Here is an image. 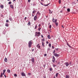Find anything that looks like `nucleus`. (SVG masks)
<instances>
[{"label":"nucleus","instance_id":"obj_57","mask_svg":"<svg viewBox=\"0 0 78 78\" xmlns=\"http://www.w3.org/2000/svg\"><path fill=\"white\" fill-rule=\"evenodd\" d=\"M39 11H38L37 12V14H39Z\"/></svg>","mask_w":78,"mask_h":78},{"label":"nucleus","instance_id":"obj_51","mask_svg":"<svg viewBox=\"0 0 78 78\" xmlns=\"http://www.w3.org/2000/svg\"><path fill=\"white\" fill-rule=\"evenodd\" d=\"M28 2H31V0H28Z\"/></svg>","mask_w":78,"mask_h":78},{"label":"nucleus","instance_id":"obj_18","mask_svg":"<svg viewBox=\"0 0 78 78\" xmlns=\"http://www.w3.org/2000/svg\"><path fill=\"white\" fill-rule=\"evenodd\" d=\"M67 45H68L69 46V48H72V47H71V46L70 45H69V44H68V43H67Z\"/></svg>","mask_w":78,"mask_h":78},{"label":"nucleus","instance_id":"obj_4","mask_svg":"<svg viewBox=\"0 0 78 78\" xmlns=\"http://www.w3.org/2000/svg\"><path fill=\"white\" fill-rule=\"evenodd\" d=\"M54 20H55V19L54 18H53L52 19V22H55V23H56V22H57V19H55L54 21Z\"/></svg>","mask_w":78,"mask_h":78},{"label":"nucleus","instance_id":"obj_45","mask_svg":"<svg viewBox=\"0 0 78 78\" xmlns=\"http://www.w3.org/2000/svg\"><path fill=\"white\" fill-rule=\"evenodd\" d=\"M6 22H7V23L9 22V20H7L6 21Z\"/></svg>","mask_w":78,"mask_h":78},{"label":"nucleus","instance_id":"obj_64","mask_svg":"<svg viewBox=\"0 0 78 78\" xmlns=\"http://www.w3.org/2000/svg\"><path fill=\"white\" fill-rule=\"evenodd\" d=\"M4 74H5V73L3 72V73H2V75H4Z\"/></svg>","mask_w":78,"mask_h":78},{"label":"nucleus","instance_id":"obj_1","mask_svg":"<svg viewBox=\"0 0 78 78\" xmlns=\"http://www.w3.org/2000/svg\"><path fill=\"white\" fill-rule=\"evenodd\" d=\"M31 41H29L28 43V45H29V48H31V44H32V42H31Z\"/></svg>","mask_w":78,"mask_h":78},{"label":"nucleus","instance_id":"obj_28","mask_svg":"<svg viewBox=\"0 0 78 78\" xmlns=\"http://www.w3.org/2000/svg\"><path fill=\"white\" fill-rule=\"evenodd\" d=\"M52 70H53V69H52V68H50V69H49L50 71H52Z\"/></svg>","mask_w":78,"mask_h":78},{"label":"nucleus","instance_id":"obj_42","mask_svg":"<svg viewBox=\"0 0 78 78\" xmlns=\"http://www.w3.org/2000/svg\"><path fill=\"white\" fill-rule=\"evenodd\" d=\"M14 75L15 76H16H16H17V74H15Z\"/></svg>","mask_w":78,"mask_h":78},{"label":"nucleus","instance_id":"obj_60","mask_svg":"<svg viewBox=\"0 0 78 78\" xmlns=\"http://www.w3.org/2000/svg\"><path fill=\"white\" fill-rule=\"evenodd\" d=\"M36 36H38V37H39V35H37V34H36Z\"/></svg>","mask_w":78,"mask_h":78},{"label":"nucleus","instance_id":"obj_23","mask_svg":"<svg viewBox=\"0 0 78 78\" xmlns=\"http://www.w3.org/2000/svg\"><path fill=\"white\" fill-rule=\"evenodd\" d=\"M2 76H3V73H2L0 76L1 78H2Z\"/></svg>","mask_w":78,"mask_h":78},{"label":"nucleus","instance_id":"obj_33","mask_svg":"<svg viewBox=\"0 0 78 78\" xmlns=\"http://www.w3.org/2000/svg\"><path fill=\"white\" fill-rule=\"evenodd\" d=\"M66 78H69V77L68 76V75H66Z\"/></svg>","mask_w":78,"mask_h":78},{"label":"nucleus","instance_id":"obj_22","mask_svg":"<svg viewBox=\"0 0 78 78\" xmlns=\"http://www.w3.org/2000/svg\"><path fill=\"white\" fill-rule=\"evenodd\" d=\"M37 25H36L35 26L34 29H35V30H36V29L37 28Z\"/></svg>","mask_w":78,"mask_h":78},{"label":"nucleus","instance_id":"obj_49","mask_svg":"<svg viewBox=\"0 0 78 78\" xmlns=\"http://www.w3.org/2000/svg\"><path fill=\"white\" fill-rule=\"evenodd\" d=\"M52 48H53V49H54V48H55V47H54V46H52Z\"/></svg>","mask_w":78,"mask_h":78},{"label":"nucleus","instance_id":"obj_54","mask_svg":"<svg viewBox=\"0 0 78 78\" xmlns=\"http://www.w3.org/2000/svg\"><path fill=\"white\" fill-rule=\"evenodd\" d=\"M55 53V50H54L53 52V53Z\"/></svg>","mask_w":78,"mask_h":78},{"label":"nucleus","instance_id":"obj_14","mask_svg":"<svg viewBox=\"0 0 78 78\" xmlns=\"http://www.w3.org/2000/svg\"><path fill=\"white\" fill-rule=\"evenodd\" d=\"M0 7L1 8H2V9H3V8H4V6H3V5H1Z\"/></svg>","mask_w":78,"mask_h":78},{"label":"nucleus","instance_id":"obj_21","mask_svg":"<svg viewBox=\"0 0 78 78\" xmlns=\"http://www.w3.org/2000/svg\"><path fill=\"white\" fill-rule=\"evenodd\" d=\"M58 74H59V73H57L56 74V75H55L56 77H58Z\"/></svg>","mask_w":78,"mask_h":78},{"label":"nucleus","instance_id":"obj_26","mask_svg":"<svg viewBox=\"0 0 78 78\" xmlns=\"http://www.w3.org/2000/svg\"><path fill=\"white\" fill-rule=\"evenodd\" d=\"M49 13L50 14H51L52 13V12H51V10H50V9H49Z\"/></svg>","mask_w":78,"mask_h":78},{"label":"nucleus","instance_id":"obj_56","mask_svg":"<svg viewBox=\"0 0 78 78\" xmlns=\"http://www.w3.org/2000/svg\"><path fill=\"white\" fill-rule=\"evenodd\" d=\"M46 43L47 44H48L49 42H48V41H47L46 42Z\"/></svg>","mask_w":78,"mask_h":78},{"label":"nucleus","instance_id":"obj_10","mask_svg":"<svg viewBox=\"0 0 78 78\" xmlns=\"http://www.w3.org/2000/svg\"><path fill=\"white\" fill-rule=\"evenodd\" d=\"M4 61L5 62H6L7 61H8V59H7V58H5V59H4Z\"/></svg>","mask_w":78,"mask_h":78},{"label":"nucleus","instance_id":"obj_41","mask_svg":"<svg viewBox=\"0 0 78 78\" xmlns=\"http://www.w3.org/2000/svg\"><path fill=\"white\" fill-rule=\"evenodd\" d=\"M5 72H6V69H4L3 70V72L5 73Z\"/></svg>","mask_w":78,"mask_h":78},{"label":"nucleus","instance_id":"obj_19","mask_svg":"<svg viewBox=\"0 0 78 78\" xmlns=\"http://www.w3.org/2000/svg\"><path fill=\"white\" fill-rule=\"evenodd\" d=\"M67 11L68 12H70V9L69 8L67 9Z\"/></svg>","mask_w":78,"mask_h":78},{"label":"nucleus","instance_id":"obj_43","mask_svg":"<svg viewBox=\"0 0 78 78\" xmlns=\"http://www.w3.org/2000/svg\"><path fill=\"white\" fill-rule=\"evenodd\" d=\"M44 56H47V54H45L44 55Z\"/></svg>","mask_w":78,"mask_h":78},{"label":"nucleus","instance_id":"obj_12","mask_svg":"<svg viewBox=\"0 0 78 78\" xmlns=\"http://www.w3.org/2000/svg\"><path fill=\"white\" fill-rule=\"evenodd\" d=\"M7 73H10V72H11V71L9 69H7Z\"/></svg>","mask_w":78,"mask_h":78},{"label":"nucleus","instance_id":"obj_63","mask_svg":"<svg viewBox=\"0 0 78 78\" xmlns=\"http://www.w3.org/2000/svg\"><path fill=\"white\" fill-rule=\"evenodd\" d=\"M35 5V4H33V6H34Z\"/></svg>","mask_w":78,"mask_h":78},{"label":"nucleus","instance_id":"obj_59","mask_svg":"<svg viewBox=\"0 0 78 78\" xmlns=\"http://www.w3.org/2000/svg\"><path fill=\"white\" fill-rule=\"evenodd\" d=\"M4 75V76H5V78H6V75H5V74Z\"/></svg>","mask_w":78,"mask_h":78},{"label":"nucleus","instance_id":"obj_62","mask_svg":"<svg viewBox=\"0 0 78 78\" xmlns=\"http://www.w3.org/2000/svg\"><path fill=\"white\" fill-rule=\"evenodd\" d=\"M38 30L39 31H41L40 29H39V28H38Z\"/></svg>","mask_w":78,"mask_h":78},{"label":"nucleus","instance_id":"obj_24","mask_svg":"<svg viewBox=\"0 0 78 78\" xmlns=\"http://www.w3.org/2000/svg\"><path fill=\"white\" fill-rule=\"evenodd\" d=\"M52 59L54 60H55V58L54 56H52Z\"/></svg>","mask_w":78,"mask_h":78},{"label":"nucleus","instance_id":"obj_15","mask_svg":"<svg viewBox=\"0 0 78 78\" xmlns=\"http://www.w3.org/2000/svg\"><path fill=\"white\" fill-rule=\"evenodd\" d=\"M55 25H56V27H58V22H56L55 23Z\"/></svg>","mask_w":78,"mask_h":78},{"label":"nucleus","instance_id":"obj_52","mask_svg":"<svg viewBox=\"0 0 78 78\" xmlns=\"http://www.w3.org/2000/svg\"><path fill=\"white\" fill-rule=\"evenodd\" d=\"M27 20V17H25L24 18L25 20Z\"/></svg>","mask_w":78,"mask_h":78},{"label":"nucleus","instance_id":"obj_38","mask_svg":"<svg viewBox=\"0 0 78 78\" xmlns=\"http://www.w3.org/2000/svg\"><path fill=\"white\" fill-rule=\"evenodd\" d=\"M49 47L51 48V44L50 43L49 44Z\"/></svg>","mask_w":78,"mask_h":78},{"label":"nucleus","instance_id":"obj_30","mask_svg":"<svg viewBox=\"0 0 78 78\" xmlns=\"http://www.w3.org/2000/svg\"><path fill=\"white\" fill-rule=\"evenodd\" d=\"M42 41H43V42H44V41H45V39L42 38Z\"/></svg>","mask_w":78,"mask_h":78},{"label":"nucleus","instance_id":"obj_7","mask_svg":"<svg viewBox=\"0 0 78 78\" xmlns=\"http://www.w3.org/2000/svg\"><path fill=\"white\" fill-rule=\"evenodd\" d=\"M37 47L38 48V49H40V48H41V46L39 45V44H38L37 45Z\"/></svg>","mask_w":78,"mask_h":78},{"label":"nucleus","instance_id":"obj_50","mask_svg":"<svg viewBox=\"0 0 78 78\" xmlns=\"http://www.w3.org/2000/svg\"><path fill=\"white\" fill-rule=\"evenodd\" d=\"M44 6H48V5L47 4V5H44Z\"/></svg>","mask_w":78,"mask_h":78},{"label":"nucleus","instance_id":"obj_27","mask_svg":"<svg viewBox=\"0 0 78 78\" xmlns=\"http://www.w3.org/2000/svg\"><path fill=\"white\" fill-rule=\"evenodd\" d=\"M42 45L43 46V47H44V42H42Z\"/></svg>","mask_w":78,"mask_h":78},{"label":"nucleus","instance_id":"obj_13","mask_svg":"<svg viewBox=\"0 0 78 78\" xmlns=\"http://www.w3.org/2000/svg\"><path fill=\"white\" fill-rule=\"evenodd\" d=\"M27 25L30 26L31 25V23H30V21H29L28 23L27 24Z\"/></svg>","mask_w":78,"mask_h":78},{"label":"nucleus","instance_id":"obj_47","mask_svg":"<svg viewBox=\"0 0 78 78\" xmlns=\"http://www.w3.org/2000/svg\"><path fill=\"white\" fill-rule=\"evenodd\" d=\"M48 51L50 50V48H48Z\"/></svg>","mask_w":78,"mask_h":78},{"label":"nucleus","instance_id":"obj_6","mask_svg":"<svg viewBox=\"0 0 78 78\" xmlns=\"http://www.w3.org/2000/svg\"><path fill=\"white\" fill-rule=\"evenodd\" d=\"M54 56H56V57H58V56H59V55L57 53H54Z\"/></svg>","mask_w":78,"mask_h":78},{"label":"nucleus","instance_id":"obj_61","mask_svg":"<svg viewBox=\"0 0 78 78\" xmlns=\"http://www.w3.org/2000/svg\"><path fill=\"white\" fill-rule=\"evenodd\" d=\"M34 51V49H33L32 50V51Z\"/></svg>","mask_w":78,"mask_h":78},{"label":"nucleus","instance_id":"obj_40","mask_svg":"<svg viewBox=\"0 0 78 78\" xmlns=\"http://www.w3.org/2000/svg\"><path fill=\"white\" fill-rule=\"evenodd\" d=\"M28 75H31V74L30 73H28Z\"/></svg>","mask_w":78,"mask_h":78},{"label":"nucleus","instance_id":"obj_11","mask_svg":"<svg viewBox=\"0 0 78 78\" xmlns=\"http://www.w3.org/2000/svg\"><path fill=\"white\" fill-rule=\"evenodd\" d=\"M48 38L49 39H51V37H50V35H48Z\"/></svg>","mask_w":78,"mask_h":78},{"label":"nucleus","instance_id":"obj_58","mask_svg":"<svg viewBox=\"0 0 78 78\" xmlns=\"http://www.w3.org/2000/svg\"><path fill=\"white\" fill-rule=\"evenodd\" d=\"M43 78H46V76H43Z\"/></svg>","mask_w":78,"mask_h":78},{"label":"nucleus","instance_id":"obj_29","mask_svg":"<svg viewBox=\"0 0 78 78\" xmlns=\"http://www.w3.org/2000/svg\"><path fill=\"white\" fill-rule=\"evenodd\" d=\"M3 34H5V33H6L5 31L4 30V31H3Z\"/></svg>","mask_w":78,"mask_h":78},{"label":"nucleus","instance_id":"obj_53","mask_svg":"<svg viewBox=\"0 0 78 78\" xmlns=\"http://www.w3.org/2000/svg\"><path fill=\"white\" fill-rule=\"evenodd\" d=\"M60 64V62H58V65H59V64Z\"/></svg>","mask_w":78,"mask_h":78},{"label":"nucleus","instance_id":"obj_3","mask_svg":"<svg viewBox=\"0 0 78 78\" xmlns=\"http://www.w3.org/2000/svg\"><path fill=\"white\" fill-rule=\"evenodd\" d=\"M31 61L33 62V63H34V57H32L31 58Z\"/></svg>","mask_w":78,"mask_h":78},{"label":"nucleus","instance_id":"obj_36","mask_svg":"<svg viewBox=\"0 0 78 78\" xmlns=\"http://www.w3.org/2000/svg\"><path fill=\"white\" fill-rule=\"evenodd\" d=\"M5 26L6 27H8V24L6 23L5 24Z\"/></svg>","mask_w":78,"mask_h":78},{"label":"nucleus","instance_id":"obj_8","mask_svg":"<svg viewBox=\"0 0 78 78\" xmlns=\"http://www.w3.org/2000/svg\"><path fill=\"white\" fill-rule=\"evenodd\" d=\"M10 7L11 8H12V9H14V6L12 5V4L10 5Z\"/></svg>","mask_w":78,"mask_h":78},{"label":"nucleus","instance_id":"obj_44","mask_svg":"<svg viewBox=\"0 0 78 78\" xmlns=\"http://www.w3.org/2000/svg\"><path fill=\"white\" fill-rule=\"evenodd\" d=\"M55 49H56V51H58V49H59V48H56Z\"/></svg>","mask_w":78,"mask_h":78},{"label":"nucleus","instance_id":"obj_20","mask_svg":"<svg viewBox=\"0 0 78 78\" xmlns=\"http://www.w3.org/2000/svg\"><path fill=\"white\" fill-rule=\"evenodd\" d=\"M36 12V10H33L32 12V14H34L35 12Z\"/></svg>","mask_w":78,"mask_h":78},{"label":"nucleus","instance_id":"obj_25","mask_svg":"<svg viewBox=\"0 0 78 78\" xmlns=\"http://www.w3.org/2000/svg\"><path fill=\"white\" fill-rule=\"evenodd\" d=\"M53 67H56V65H55L53 64Z\"/></svg>","mask_w":78,"mask_h":78},{"label":"nucleus","instance_id":"obj_5","mask_svg":"<svg viewBox=\"0 0 78 78\" xmlns=\"http://www.w3.org/2000/svg\"><path fill=\"white\" fill-rule=\"evenodd\" d=\"M22 76H26V75H25V73L24 72L22 73H21Z\"/></svg>","mask_w":78,"mask_h":78},{"label":"nucleus","instance_id":"obj_39","mask_svg":"<svg viewBox=\"0 0 78 78\" xmlns=\"http://www.w3.org/2000/svg\"><path fill=\"white\" fill-rule=\"evenodd\" d=\"M52 61L53 62H55V60H52Z\"/></svg>","mask_w":78,"mask_h":78},{"label":"nucleus","instance_id":"obj_46","mask_svg":"<svg viewBox=\"0 0 78 78\" xmlns=\"http://www.w3.org/2000/svg\"><path fill=\"white\" fill-rule=\"evenodd\" d=\"M40 4H41V5H43V6H44V4H43L41 2Z\"/></svg>","mask_w":78,"mask_h":78},{"label":"nucleus","instance_id":"obj_34","mask_svg":"<svg viewBox=\"0 0 78 78\" xmlns=\"http://www.w3.org/2000/svg\"><path fill=\"white\" fill-rule=\"evenodd\" d=\"M11 3H12V2H9V5H10V4H11Z\"/></svg>","mask_w":78,"mask_h":78},{"label":"nucleus","instance_id":"obj_32","mask_svg":"<svg viewBox=\"0 0 78 78\" xmlns=\"http://www.w3.org/2000/svg\"><path fill=\"white\" fill-rule=\"evenodd\" d=\"M69 65H70V66H71L72 65V62H70L69 64Z\"/></svg>","mask_w":78,"mask_h":78},{"label":"nucleus","instance_id":"obj_16","mask_svg":"<svg viewBox=\"0 0 78 78\" xmlns=\"http://www.w3.org/2000/svg\"><path fill=\"white\" fill-rule=\"evenodd\" d=\"M36 34H41V33H40V32H35Z\"/></svg>","mask_w":78,"mask_h":78},{"label":"nucleus","instance_id":"obj_37","mask_svg":"<svg viewBox=\"0 0 78 78\" xmlns=\"http://www.w3.org/2000/svg\"><path fill=\"white\" fill-rule=\"evenodd\" d=\"M43 66L44 67V68H45V66H46V64L43 65Z\"/></svg>","mask_w":78,"mask_h":78},{"label":"nucleus","instance_id":"obj_2","mask_svg":"<svg viewBox=\"0 0 78 78\" xmlns=\"http://www.w3.org/2000/svg\"><path fill=\"white\" fill-rule=\"evenodd\" d=\"M64 64H65V65H66V67H68V66H69V64L68 62H66L65 63H64Z\"/></svg>","mask_w":78,"mask_h":78},{"label":"nucleus","instance_id":"obj_55","mask_svg":"<svg viewBox=\"0 0 78 78\" xmlns=\"http://www.w3.org/2000/svg\"><path fill=\"white\" fill-rule=\"evenodd\" d=\"M41 24H39L38 25V27H41Z\"/></svg>","mask_w":78,"mask_h":78},{"label":"nucleus","instance_id":"obj_48","mask_svg":"<svg viewBox=\"0 0 78 78\" xmlns=\"http://www.w3.org/2000/svg\"><path fill=\"white\" fill-rule=\"evenodd\" d=\"M41 37H42V38H43V37H44V36H43V35L41 34Z\"/></svg>","mask_w":78,"mask_h":78},{"label":"nucleus","instance_id":"obj_9","mask_svg":"<svg viewBox=\"0 0 78 78\" xmlns=\"http://www.w3.org/2000/svg\"><path fill=\"white\" fill-rule=\"evenodd\" d=\"M37 16H35L34 17V20L35 21H36V19H37Z\"/></svg>","mask_w":78,"mask_h":78},{"label":"nucleus","instance_id":"obj_35","mask_svg":"<svg viewBox=\"0 0 78 78\" xmlns=\"http://www.w3.org/2000/svg\"><path fill=\"white\" fill-rule=\"evenodd\" d=\"M49 28L50 29L51 28V25H50V26H49Z\"/></svg>","mask_w":78,"mask_h":78},{"label":"nucleus","instance_id":"obj_17","mask_svg":"<svg viewBox=\"0 0 78 78\" xmlns=\"http://www.w3.org/2000/svg\"><path fill=\"white\" fill-rule=\"evenodd\" d=\"M9 19L10 21H12V18L11 17H9Z\"/></svg>","mask_w":78,"mask_h":78},{"label":"nucleus","instance_id":"obj_31","mask_svg":"<svg viewBox=\"0 0 78 78\" xmlns=\"http://www.w3.org/2000/svg\"><path fill=\"white\" fill-rule=\"evenodd\" d=\"M61 0H59V1H58V3H59V4H61Z\"/></svg>","mask_w":78,"mask_h":78}]
</instances>
